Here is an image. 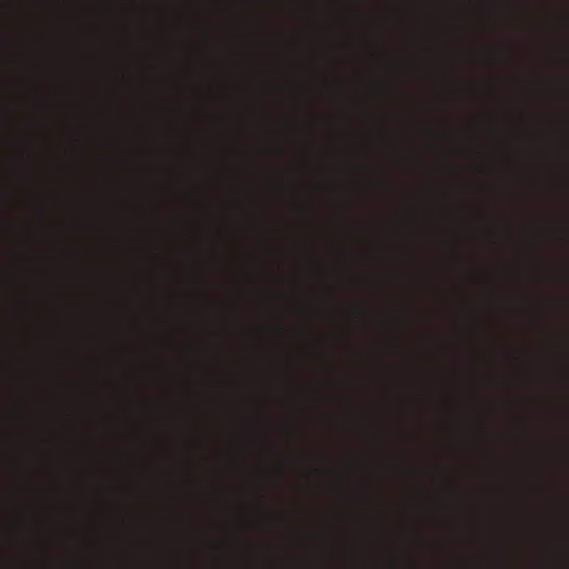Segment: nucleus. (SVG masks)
<instances>
[{"instance_id":"4","label":"nucleus","mask_w":569,"mask_h":569,"mask_svg":"<svg viewBox=\"0 0 569 569\" xmlns=\"http://www.w3.org/2000/svg\"><path fill=\"white\" fill-rule=\"evenodd\" d=\"M20 249L24 250V262L28 266V268H33L36 264L39 263L40 257L34 252L36 249H41L40 247H32V246H24Z\"/></svg>"},{"instance_id":"2","label":"nucleus","mask_w":569,"mask_h":569,"mask_svg":"<svg viewBox=\"0 0 569 569\" xmlns=\"http://www.w3.org/2000/svg\"><path fill=\"white\" fill-rule=\"evenodd\" d=\"M24 134L20 141L22 169L27 191L23 199V209L30 224L42 223L49 217V206L37 181V170L40 154L43 149V136L48 124L43 112L48 108V100L38 87H31L24 97Z\"/></svg>"},{"instance_id":"5","label":"nucleus","mask_w":569,"mask_h":569,"mask_svg":"<svg viewBox=\"0 0 569 569\" xmlns=\"http://www.w3.org/2000/svg\"><path fill=\"white\" fill-rule=\"evenodd\" d=\"M27 2H28V8H29V9H33V7H34L36 4H37V6L41 4L40 0H27Z\"/></svg>"},{"instance_id":"3","label":"nucleus","mask_w":569,"mask_h":569,"mask_svg":"<svg viewBox=\"0 0 569 569\" xmlns=\"http://www.w3.org/2000/svg\"><path fill=\"white\" fill-rule=\"evenodd\" d=\"M31 37L28 39L26 43L27 50V59L24 61L26 76H37L38 73H32L30 69L31 60L34 58L38 46L42 41V34L38 30H32Z\"/></svg>"},{"instance_id":"1","label":"nucleus","mask_w":569,"mask_h":569,"mask_svg":"<svg viewBox=\"0 0 569 569\" xmlns=\"http://www.w3.org/2000/svg\"><path fill=\"white\" fill-rule=\"evenodd\" d=\"M26 282L28 290L22 299L21 306L24 313V320L32 332V337L28 341L26 368L23 372L24 395L22 403V419L24 425L28 429L32 430V432L28 435L26 441L22 527H39L37 516L41 511L42 506L38 502L36 497L39 495L40 488L32 480L38 468V445L34 431L38 430L40 422V408L34 395V386L40 378L36 349V342H38L40 337L39 315L36 300L38 278L33 272H28L26 276Z\"/></svg>"}]
</instances>
